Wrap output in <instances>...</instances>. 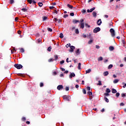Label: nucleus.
I'll list each match as a JSON object with an SVG mask.
<instances>
[{"instance_id": "obj_29", "label": "nucleus", "mask_w": 126, "mask_h": 126, "mask_svg": "<svg viewBox=\"0 0 126 126\" xmlns=\"http://www.w3.org/2000/svg\"><path fill=\"white\" fill-rule=\"evenodd\" d=\"M20 51L21 53H23L25 52L24 49V48H19Z\"/></svg>"}, {"instance_id": "obj_3", "label": "nucleus", "mask_w": 126, "mask_h": 126, "mask_svg": "<svg viewBox=\"0 0 126 126\" xmlns=\"http://www.w3.org/2000/svg\"><path fill=\"white\" fill-rule=\"evenodd\" d=\"M14 67L18 69H21L22 68H23V66L21 64L17 63L14 64Z\"/></svg>"}, {"instance_id": "obj_51", "label": "nucleus", "mask_w": 126, "mask_h": 126, "mask_svg": "<svg viewBox=\"0 0 126 126\" xmlns=\"http://www.w3.org/2000/svg\"><path fill=\"white\" fill-rule=\"evenodd\" d=\"M74 49H71L69 50V52H73Z\"/></svg>"}, {"instance_id": "obj_55", "label": "nucleus", "mask_w": 126, "mask_h": 126, "mask_svg": "<svg viewBox=\"0 0 126 126\" xmlns=\"http://www.w3.org/2000/svg\"><path fill=\"white\" fill-rule=\"evenodd\" d=\"M86 12V10L83 9L82 10V13H85Z\"/></svg>"}, {"instance_id": "obj_15", "label": "nucleus", "mask_w": 126, "mask_h": 126, "mask_svg": "<svg viewBox=\"0 0 126 126\" xmlns=\"http://www.w3.org/2000/svg\"><path fill=\"white\" fill-rule=\"evenodd\" d=\"M119 79H114V80L113 81V83L114 84H117V83L119 82Z\"/></svg>"}, {"instance_id": "obj_61", "label": "nucleus", "mask_w": 126, "mask_h": 126, "mask_svg": "<svg viewBox=\"0 0 126 126\" xmlns=\"http://www.w3.org/2000/svg\"><path fill=\"white\" fill-rule=\"evenodd\" d=\"M109 93H105V94H104V95H105V96H109Z\"/></svg>"}, {"instance_id": "obj_30", "label": "nucleus", "mask_w": 126, "mask_h": 126, "mask_svg": "<svg viewBox=\"0 0 126 126\" xmlns=\"http://www.w3.org/2000/svg\"><path fill=\"white\" fill-rule=\"evenodd\" d=\"M21 10L24 12H26L27 11H28V9L26 8H23L21 9Z\"/></svg>"}, {"instance_id": "obj_28", "label": "nucleus", "mask_w": 126, "mask_h": 126, "mask_svg": "<svg viewBox=\"0 0 126 126\" xmlns=\"http://www.w3.org/2000/svg\"><path fill=\"white\" fill-rule=\"evenodd\" d=\"M52 50V47L49 46L48 48H47V51L50 52L51 50Z\"/></svg>"}, {"instance_id": "obj_13", "label": "nucleus", "mask_w": 126, "mask_h": 126, "mask_svg": "<svg viewBox=\"0 0 126 126\" xmlns=\"http://www.w3.org/2000/svg\"><path fill=\"white\" fill-rule=\"evenodd\" d=\"M73 23L74 24H76L79 22V21L77 20H73L72 21Z\"/></svg>"}, {"instance_id": "obj_62", "label": "nucleus", "mask_w": 126, "mask_h": 126, "mask_svg": "<svg viewBox=\"0 0 126 126\" xmlns=\"http://www.w3.org/2000/svg\"><path fill=\"white\" fill-rule=\"evenodd\" d=\"M26 124L30 125V122H29V121L26 122Z\"/></svg>"}, {"instance_id": "obj_23", "label": "nucleus", "mask_w": 126, "mask_h": 126, "mask_svg": "<svg viewBox=\"0 0 126 126\" xmlns=\"http://www.w3.org/2000/svg\"><path fill=\"white\" fill-rule=\"evenodd\" d=\"M93 42V40L92 39H90V40L88 41V44H91Z\"/></svg>"}, {"instance_id": "obj_33", "label": "nucleus", "mask_w": 126, "mask_h": 126, "mask_svg": "<svg viewBox=\"0 0 126 126\" xmlns=\"http://www.w3.org/2000/svg\"><path fill=\"white\" fill-rule=\"evenodd\" d=\"M98 61H103V57H100L98 59Z\"/></svg>"}, {"instance_id": "obj_59", "label": "nucleus", "mask_w": 126, "mask_h": 126, "mask_svg": "<svg viewBox=\"0 0 126 126\" xmlns=\"http://www.w3.org/2000/svg\"><path fill=\"white\" fill-rule=\"evenodd\" d=\"M54 58H55V61H56L58 59V56L57 55L54 56Z\"/></svg>"}, {"instance_id": "obj_43", "label": "nucleus", "mask_w": 126, "mask_h": 126, "mask_svg": "<svg viewBox=\"0 0 126 126\" xmlns=\"http://www.w3.org/2000/svg\"><path fill=\"white\" fill-rule=\"evenodd\" d=\"M101 85H102V84H101V81H98V84H97V85L101 86Z\"/></svg>"}, {"instance_id": "obj_42", "label": "nucleus", "mask_w": 126, "mask_h": 126, "mask_svg": "<svg viewBox=\"0 0 126 126\" xmlns=\"http://www.w3.org/2000/svg\"><path fill=\"white\" fill-rule=\"evenodd\" d=\"M71 46H70V44L69 43V44H67V45H66L65 47H67V48H68L69 47H70Z\"/></svg>"}, {"instance_id": "obj_27", "label": "nucleus", "mask_w": 126, "mask_h": 126, "mask_svg": "<svg viewBox=\"0 0 126 126\" xmlns=\"http://www.w3.org/2000/svg\"><path fill=\"white\" fill-rule=\"evenodd\" d=\"M60 38H61V39L63 38V33H60Z\"/></svg>"}, {"instance_id": "obj_4", "label": "nucleus", "mask_w": 126, "mask_h": 126, "mask_svg": "<svg viewBox=\"0 0 126 126\" xmlns=\"http://www.w3.org/2000/svg\"><path fill=\"white\" fill-rule=\"evenodd\" d=\"M100 31H101V29L99 27H97L94 30L93 32L94 33H97L98 32H100Z\"/></svg>"}, {"instance_id": "obj_19", "label": "nucleus", "mask_w": 126, "mask_h": 126, "mask_svg": "<svg viewBox=\"0 0 126 126\" xmlns=\"http://www.w3.org/2000/svg\"><path fill=\"white\" fill-rule=\"evenodd\" d=\"M93 15L94 17L96 18V13L95 11H94L93 13Z\"/></svg>"}, {"instance_id": "obj_36", "label": "nucleus", "mask_w": 126, "mask_h": 126, "mask_svg": "<svg viewBox=\"0 0 126 126\" xmlns=\"http://www.w3.org/2000/svg\"><path fill=\"white\" fill-rule=\"evenodd\" d=\"M83 93L84 94H86V90L85 89H83Z\"/></svg>"}, {"instance_id": "obj_37", "label": "nucleus", "mask_w": 126, "mask_h": 126, "mask_svg": "<svg viewBox=\"0 0 126 126\" xmlns=\"http://www.w3.org/2000/svg\"><path fill=\"white\" fill-rule=\"evenodd\" d=\"M32 0H27V2H28L29 3L32 4Z\"/></svg>"}, {"instance_id": "obj_18", "label": "nucleus", "mask_w": 126, "mask_h": 126, "mask_svg": "<svg viewBox=\"0 0 126 126\" xmlns=\"http://www.w3.org/2000/svg\"><path fill=\"white\" fill-rule=\"evenodd\" d=\"M75 33H76V34H77L79 33V31L78 29H76V30H75Z\"/></svg>"}, {"instance_id": "obj_5", "label": "nucleus", "mask_w": 126, "mask_h": 126, "mask_svg": "<svg viewBox=\"0 0 126 126\" xmlns=\"http://www.w3.org/2000/svg\"><path fill=\"white\" fill-rule=\"evenodd\" d=\"M95 10V7H94L93 8L90 9V10L88 9L87 10V12L88 13H91L93 12V11H94Z\"/></svg>"}, {"instance_id": "obj_11", "label": "nucleus", "mask_w": 126, "mask_h": 126, "mask_svg": "<svg viewBox=\"0 0 126 126\" xmlns=\"http://www.w3.org/2000/svg\"><path fill=\"white\" fill-rule=\"evenodd\" d=\"M114 49H115V48H114L113 46H110L109 47V50H110V51H113Z\"/></svg>"}, {"instance_id": "obj_54", "label": "nucleus", "mask_w": 126, "mask_h": 126, "mask_svg": "<svg viewBox=\"0 0 126 126\" xmlns=\"http://www.w3.org/2000/svg\"><path fill=\"white\" fill-rule=\"evenodd\" d=\"M84 21V20L82 19L80 21V22H81V24H84V23H83Z\"/></svg>"}, {"instance_id": "obj_48", "label": "nucleus", "mask_w": 126, "mask_h": 126, "mask_svg": "<svg viewBox=\"0 0 126 126\" xmlns=\"http://www.w3.org/2000/svg\"><path fill=\"white\" fill-rule=\"evenodd\" d=\"M87 90L88 91H90V90H91L90 87H87Z\"/></svg>"}, {"instance_id": "obj_21", "label": "nucleus", "mask_w": 126, "mask_h": 126, "mask_svg": "<svg viewBox=\"0 0 126 126\" xmlns=\"http://www.w3.org/2000/svg\"><path fill=\"white\" fill-rule=\"evenodd\" d=\"M111 92L110 89L107 88L106 90H105V92H106L107 93H110Z\"/></svg>"}, {"instance_id": "obj_46", "label": "nucleus", "mask_w": 126, "mask_h": 126, "mask_svg": "<svg viewBox=\"0 0 126 126\" xmlns=\"http://www.w3.org/2000/svg\"><path fill=\"white\" fill-rule=\"evenodd\" d=\"M41 39H37V43H41Z\"/></svg>"}, {"instance_id": "obj_8", "label": "nucleus", "mask_w": 126, "mask_h": 126, "mask_svg": "<svg viewBox=\"0 0 126 126\" xmlns=\"http://www.w3.org/2000/svg\"><path fill=\"white\" fill-rule=\"evenodd\" d=\"M75 53L77 56L80 55L81 52L80 51V49H77V50L75 51Z\"/></svg>"}, {"instance_id": "obj_53", "label": "nucleus", "mask_w": 126, "mask_h": 126, "mask_svg": "<svg viewBox=\"0 0 126 126\" xmlns=\"http://www.w3.org/2000/svg\"><path fill=\"white\" fill-rule=\"evenodd\" d=\"M43 83H40V87L41 88H42V87H43Z\"/></svg>"}, {"instance_id": "obj_39", "label": "nucleus", "mask_w": 126, "mask_h": 126, "mask_svg": "<svg viewBox=\"0 0 126 126\" xmlns=\"http://www.w3.org/2000/svg\"><path fill=\"white\" fill-rule=\"evenodd\" d=\"M47 31L49 32H52V29L51 28H47Z\"/></svg>"}, {"instance_id": "obj_6", "label": "nucleus", "mask_w": 126, "mask_h": 126, "mask_svg": "<svg viewBox=\"0 0 126 126\" xmlns=\"http://www.w3.org/2000/svg\"><path fill=\"white\" fill-rule=\"evenodd\" d=\"M63 89V85H59L57 87V90H59V91H61Z\"/></svg>"}, {"instance_id": "obj_1", "label": "nucleus", "mask_w": 126, "mask_h": 126, "mask_svg": "<svg viewBox=\"0 0 126 126\" xmlns=\"http://www.w3.org/2000/svg\"><path fill=\"white\" fill-rule=\"evenodd\" d=\"M63 99L66 100L67 101H70V96H67V95H63Z\"/></svg>"}, {"instance_id": "obj_41", "label": "nucleus", "mask_w": 126, "mask_h": 126, "mask_svg": "<svg viewBox=\"0 0 126 126\" xmlns=\"http://www.w3.org/2000/svg\"><path fill=\"white\" fill-rule=\"evenodd\" d=\"M121 42L124 44H126V41L124 40V39H123L122 40H121Z\"/></svg>"}, {"instance_id": "obj_16", "label": "nucleus", "mask_w": 126, "mask_h": 126, "mask_svg": "<svg viewBox=\"0 0 126 126\" xmlns=\"http://www.w3.org/2000/svg\"><path fill=\"white\" fill-rule=\"evenodd\" d=\"M81 63H78V70L81 69Z\"/></svg>"}, {"instance_id": "obj_35", "label": "nucleus", "mask_w": 126, "mask_h": 126, "mask_svg": "<svg viewBox=\"0 0 126 126\" xmlns=\"http://www.w3.org/2000/svg\"><path fill=\"white\" fill-rule=\"evenodd\" d=\"M54 61L53 59H49L48 60L49 63L53 62Z\"/></svg>"}, {"instance_id": "obj_44", "label": "nucleus", "mask_w": 126, "mask_h": 126, "mask_svg": "<svg viewBox=\"0 0 126 126\" xmlns=\"http://www.w3.org/2000/svg\"><path fill=\"white\" fill-rule=\"evenodd\" d=\"M121 97H126V94H121Z\"/></svg>"}, {"instance_id": "obj_60", "label": "nucleus", "mask_w": 126, "mask_h": 126, "mask_svg": "<svg viewBox=\"0 0 126 126\" xmlns=\"http://www.w3.org/2000/svg\"><path fill=\"white\" fill-rule=\"evenodd\" d=\"M18 33L19 34V35H21V33H22L21 31H18Z\"/></svg>"}, {"instance_id": "obj_47", "label": "nucleus", "mask_w": 126, "mask_h": 126, "mask_svg": "<svg viewBox=\"0 0 126 126\" xmlns=\"http://www.w3.org/2000/svg\"><path fill=\"white\" fill-rule=\"evenodd\" d=\"M14 2V1L13 0H10V3L11 4H12Z\"/></svg>"}, {"instance_id": "obj_56", "label": "nucleus", "mask_w": 126, "mask_h": 126, "mask_svg": "<svg viewBox=\"0 0 126 126\" xmlns=\"http://www.w3.org/2000/svg\"><path fill=\"white\" fill-rule=\"evenodd\" d=\"M53 13H56V14H58V11L57 10H54V12Z\"/></svg>"}, {"instance_id": "obj_10", "label": "nucleus", "mask_w": 126, "mask_h": 126, "mask_svg": "<svg viewBox=\"0 0 126 126\" xmlns=\"http://www.w3.org/2000/svg\"><path fill=\"white\" fill-rule=\"evenodd\" d=\"M117 90H115V89H112V94H116L117 93Z\"/></svg>"}, {"instance_id": "obj_50", "label": "nucleus", "mask_w": 126, "mask_h": 126, "mask_svg": "<svg viewBox=\"0 0 126 126\" xmlns=\"http://www.w3.org/2000/svg\"><path fill=\"white\" fill-rule=\"evenodd\" d=\"M26 120V118H25V117H23V118H22V121H23V122H25Z\"/></svg>"}, {"instance_id": "obj_20", "label": "nucleus", "mask_w": 126, "mask_h": 126, "mask_svg": "<svg viewBox=\"0 0 126 126\" xmlns=\"http://www.w3.org/2000/svg\"><path fill=\"white\" fill-rule=\"evenodd\" d=\"M89 96H92L93 95V93L92 92H88L87 93Z\"/></svg>"}, {"instance_id": "obj_45", "label": "nucleus", "mask_w": 126, "mask_h": 126, "mask_svg": "<svg viewBox=\"0 0 126 126\" xmlns=\"http://www.w3.org/2000/svg\"><path fill=\"white\" fill-rule=\"evenodd\" d=\"M69 15H70V16H72V17L74 16V14L73 12L70 13Z\"/></svg>"}, {"instance_id": "obj_63", "label": "nucleus", "mask_w": 126, "mask_h": 126, "mask_svg": "<svg viewBox=\"0 0 126 126\" xmlns=\"http://www.w3.org/2000/svg\"><path fill=\"white\" fill-rule=\"evenodd\" d=\"M124 105H125V104H124V103H120V106H124Z\"/></svg>"}, {"instance_id": "obj_38", "label": "nucleus", "mask_w": 126, "mask_h": 126, "mask_svg": "<svg viewBox=\"0 0 126 126\" xmlns=\"http://www.w3.org/2000/svg\"><path fill=\"white\" fill-rule=\"evenodd\" d=\"M68 17V14H65V15H64L63 16V18H67Z\"/></svg>"}, {"instance_id": "obj_17", "label": "nucleus", "mask_w": 126, "mask_h": 126, "mask_svg": "<svg viewBox=\"0 0 126 126\" xmlns=\"http://www.w3.org/2000/svg\"><path fill=\"white\" fill-rule=\"evenodd\" d=\"M104 100H105V102H106L107 103H108L109 99L106 96L104 97Z\"/></svg>"}, {"instance_id": "obj_2", "label": "nucleus", "mask_w": 126, "mask_h": 126, "mask_svg": "<svg viewBox=\"0 0 126 126\" xmlns=\"http://www.w3.org/2000/svg\"><path fill=\"white\" fill-rule=\"evenodd\" d=\"M110 32L111 33V35L112 36V37H115V30L113 28L110 30Z\"/></svg>"}, {"instance_id": "obj_64", "label": "nucleus", "mask_w": 126, "mask_h": 126, "mask_svg": "<svg viewBox=\"0 0 126 126\" xmlns=\"http://www.w3.org/2000/svg\"><path fill=\"white\" fill-rule=\"evenodd\" d=\"M58 20H57V19L56 18L54 19V21H55V22H57V21H58Z\"/></svg>"}, {"instance_id": "obj_32", "label": "nucleus", "mask_w": 126, "mask_h": 126, "mask_svg": "<svg viewBox=\"0 0 126 126\" xmlns=\"http://www.w3.org/2000/svg\"><path fill=\"white\" fill-rule=\"evenodd\" d=\"M120 93H116V97H117V98H118V97L120 96Z\"/></svg>"}, {"instance_id": "obj_14", "label": "nucleus", "mask_w": 126, "mask_h": 126, "mask_svg": "<svg viewBox=\"0 0 126 126\" xmlns=\"http://www.w3.org/2000/svg\"><path fill=\"white\" fill-rule=\"evenodd\" d=\"M108 74H109V73L108 71L104 72L103 73L104 76H107L108 75Z\"/></svg>"}, {"instance_id": "obj_31", "label": "nucleus", "mask_w": 126, "mask_h": 126, "mask_svg": "<svg viewBox=\"0 0 126 126\" xmlns=\"http://www.w3.org/2000/svg\"><path fill=\"white\" fill-rule=\"evenodd\" d=\"M86 72L87 74L90 73L91 72V69H89L86 70Z\"/></svg>"}, {"instance_id": "obj_57", "label": "nucleus", "mask_w": 126, "mask_h": 126, "mask_svg": "<svg viewBox=\"0 0 126 126\" xmlns=\"http://www.w3.org/2000/svg\"><path fill=\"white\" fill-rule=\"evenodd\" d=\"M55 8V7H54V6H50V7H49V9L52 10V9H53V8Z\"/></svg>"}, {"instance_id": "obj_7", "label": "nucleus", "mask_w": 126, "mask_h": 126, "mask_svg": "<svg viewBox=\"0 0 126 126\" xmlns=\"http://www.w3.org/2000/svg\"><path fill=\"white\" fill-rule=\"evenodd\" d=\"M75 77V74L74 73H70L69 77L70 79L72 78V77Z\"/></svg>"}, {"instance_id": "obj_12", "label": "nucleus", "mask_w": 126, "mask_h": 126, "mask_svg": "<svg viewBox=\"0 0 126 126\" xmlns=\"http://www.w3.org/2000/svg\"><path fill=\"white\" fill-rule=\"evenodd\" d=\"M67 6L68 8L72 9L73 8V6L72 5H70L69 4H67Z\"/></svg>"}, {"instance_id": "obj_34", "label": "nucleus", "mask_w": 126, "mask_h": 126, "mask_svg": "<svg viewBox=\"0 0 126 126\" xmlns=\"http://www.w3.org/2000/svg\"><path fill=\"white\" fill-rule=\"evenodd\" d=\"M85 27H87L88 28H90V25H88L87 23H85Z\"/></svg>"}, {"instance_id": "obj_49", "label": "nucleus", "mask_w": 126, "mask_h": 126, "mask_svg": "<svg viewBox=\"0 0 126 126\" xmlns=\"http://www.w3.org/2000/svg\"><path fill=\"white\" fill-rule=\"evenodd\" d=\"M64 63V61L63 60L62 61L60 62V63H61V64H63Z\"/></svg>"}, {"instance_id": "obj_25", "label": "nucleus", "mask_w": 126, "mask_h": 126, "mask_svg": "<svg viewBox=\"0 0 126 126\" xmlns=\"http://www.w3.org/2000/svg\"><path fill=\"white\" fill-rule=\"evenodd\" d=\"M80 28L82 29H83L84 28V23H81V27Z\"/></svg>"}, {"instance_id": "obj_9", "label": "nucleus", "mask_w": 126, "mask_h": 126, "mask_svg": "<svg viewBox=\"0 0 126 126\" xmlns=\"http://www.w3.org/2000/svg\"><path fill=\"white\" fill-rule=\"evenodd\" d=\"M102 23V21L101 19L98 20V21H97V25L98 26H100Z\"/></svg>"}, {"instance_id": "obj_24", "label": "nucleus", "mask_w": 126, "mask_h": 126, "mask_svg": "<svg viewBox=\"0 0 126 126\" xmlns=\"http://www.w3.org/2000/svg\"><path fill=\"white\" fill-rule=\"evenodd\" d=\"M113 64H110V65H109L108 68V69H110L112 68H113Z\"/></svg>"}, {"instance_id": "obj_22", "label": "nucleus", "mask_w": 126, "mask_h": 126, "mask_svg": "<svg viewBox=\"0 0 126 126\" xmlns=\"http://www.w3.org/2000/svg\"><path fill=\"white\" fill-rule=\"evenodd\" d=\"M47 19V16H43L42 17V21H45Z\"/></svg>"}, {"instance_id": "obj_58", "label": "nucleus", "mask_w": 126, "mask_h": 126, "mask_svg": "<svg viewBox=\"0 0 126 126\" xmlns=\"http://www.w3.org/2000/svg\"><path fill=\"white\" fill-rule=\"evenodd\" d=\"M32 3L33 4H36V2L34 0H33V1H32Z\"/></svg>"}, {"instance_id": "obj_40", "label": "nucleus", "mask_w": 126, "mask_h": 126, "mask_svg": "<svg viewBox=\"0 0 126 126\" xmlns=\"http://www.w3.org/2000/svg\"><path fill=\"white\" fill-rule=\"evenodd\" d=\"M70 49H75V47L71 46H70Z\"/></svg>"}, {"instance_id": "obj_26", "label": "nucleus", "mask_w": 126, "mask_h": 126, "mask_svg": "<svg viewBox=\"0 0 126 126\" xmlns=\"http://www.w3.org/2000/svg\"><path fill=\"white\" fill-rule=\"evenodd\" d=\"M38 6H40V7L43 6V5L42 2H38Z\"/></svg>"}, {"instance_id": "obj_52", "label": "nucleus", "mask_w": 126, "mask_h": 126, "mask_svg": "<svg viewBox=\"0 0 126 126\" xmlns=\"http://www.w3.org/2000/svg\"><path fill=\"white\" fill-rule=\"evenodd\" d=\"M69 91V87H65V91Z\"/></svg>"}]
</instances>
